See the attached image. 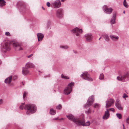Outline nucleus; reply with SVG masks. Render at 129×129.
Masks as SVG:
<instances>
[{"mask_svg": "<svg viewBox=\"0 0 129 129\" xmlns=\"http://www.w3.org/2000/svg\"><path fill=\"white\" fill-rule=\"evenodd\" d=\"M61 108V105L59 104L56 107V108L58 109H60Z\"/></svg>", "mask_w": 129, "mask_h": 129, "instance_id": "36", "label": "nucleus"}, {"mask_svg": "<svg viewBox=\"0 0 129 129\" xmlns=\"http://www.w3.org/2000/svg\"><path fill=\"white\" fill-rule=\"evenodd\" d=\"M50 113L51 115H53L56 114V111L53 109H51L50 110Z\"/></svg>", "mask_w": 129, "mask_h": 129, "instance_id": "28", "label": "nucleus"}, {"mask_svg": "<svg viewBox=\"0 0 129 129\" xmlns=\"http://www.w3.org/2000/svg\"><path fill=\"white\" fill-rule=\"evenodd\" d=\"M67 117L69 120L72 121L76 125L81 124L82 122L79 120V119L77 118H74V116L71 114H70L66 116Z\"/></svg>", "mask_w": 129, "mask_h": 129, "instance_id": "3", "label": "nucleus"}, {"mask_svg": "<svg viewBox=\"0 0 129 129\" xmlns=\"http://www.w3.org/2000/svg\"><path fill=\"white\" fill-rule=\"evenodd\" d=\"M128 97V96L126 94L124 93L123 94V98H127V97Z\"/></svg>", "mask_w": 129, "mask_h": 129, "instance_id": "37", "label": "nucleus"}, {"mask_svg": "<svg viewBox=\"0 0 129 129\" xmlns=\"http://www.w3.org/2000/svg\"><path fill=\"white\" fill-rule=\"evenodd\" d=\"M10 49V44L9 43L6 42L2 45L1 50L4 53H6L7 51H9Z\"/></svg>", "mask_w": 129, "mask_h": 129, "instance_id": "5", "label": "nucleus"}, {"mask_svg": "<svg viewBox=\"0 0 129 129\" xmlns=\"http://www.w3.org/2000/svg\"><path fill=\"white\" fill-rule=\"evenodd\" d=\"M61 77L63 79H69V77L64 76L63 75V74H61Z\"/></svg>", "mask_w": 129, "mask_h": 129, "instance_id": "30", "label": "nucleus"}, {"mask_svg": "<svg viewBox=\"0 0 129 129\" xmlns=\"http://www.w3.org/2000/svg\"><path fill=\"white\" fill-rule=\"evenodd\" d=\"M122 125H123V129H126L125 128V127H124V124H122Z\"/></svg>", "mask_w": 129, "mask_h": 129, "instance_id": "47", "label": "nucleus"}, {"mask_svg": "<svg viewBox=\"0 0 129 129\" xmlns=\"http://www.w3.org/2000/svg\"><path fill=\"white\" fill-rule=\"evenodd\" d=\"M24 103H22L19 107V109L23 110L24 109L27 110L26 114L29 115L31 114L35 113L37 110L36 106L34 104H26L24 107Z\"/></svg>", "mask_w": 129, "mask_h": 129, "instance_id": "1", "label": "nucleus"}, {"mask_svg": "<svg viewBox=\"0 0 129 129\" xmlns=\"http://www.w3.org/2000/svg\"><path fill=\"white\" fill-rule=\"evenodd\" d=\"M12 45L15 49L17 51H20L23 50V48L21 47L20 45L18 43H14Z\"/></svg>", "mask_w": 129, "mask_h": 129, "instance_id": "13", "label": "nucleus"}, {"mask_svg": "<svg viewBox=\"0 0 129 129\" xmlns=\"http://www.w3.org/2000/svg\"><path fill=\"white\" fill-rule=\"evenodd\" d=\"M123 4L124 6L126 8H127L128 6L127 5V3L126 0H124Z\"/></svg>", "mask_w": 129, "mask_h": 129, "instance_id": "32", "label": "nucleus"}, {"mask_svg": "<svg viewBox=\"0 0 129 129\" xmlns=\"http://www.w3.org/2000/svg\"><path fill=\"white\" fill-rule=\"evenodd\" d=\"M27 94V92L26 91H24L23 95V98L24 99V98L26 97Z\"/></svg>", "mask_w": 129, "mask_h": 129, "instance_id": "33", "label": "nucleus"}, {"mask_svg": "<svg viewBox=\"0 0 129 129\" xmlns=\"http://www.w3.org/2000/svg\"><path fill=\"white\" fill-rule=\"evenodd\" d=\"M63 118H61L59 119V120H63Z\"/></svg>", "mask_w": 129, "mask_h": 129, "instance_id": "49", "label": "nucleus"}, {"mask_svg": "<svg viewBox=\"0 0 129 129\" xmlns=\"http://www.w3.org/2000/svg\"><path fill=\"white\" fill-rule=\"evenodd\" d=\"M104 78V75L103 74H100L99 78L100 80H103Z\"/></svg>", "mask_w": 129, "mask_h": 129, "instance_id": "31", "label": "nucleus"}, {"mask_svg": "<svg viewBox=\"0 0 129 129\" xmlns=\"http://www.w3.org/2000/svg\"><path fill=\"white\" fill-rule=\"evenodd\" d=\"M123 13L124 14L125 13V11H124L123 12Z\"/></svg>", "mask_w": 129, "mask_h": 129, "instance_id": "53", "label": "nucleus"}, {"mask_svg": "<svg viewBox=\"0 0 129 129\" xmlns=\"http://www.w3.org/2000/svg\"><path fill=\"white\" fill-rule=\"evenodd\" d=\"M100 106V105L97 103H95L93 105V107L95 108H98Z\"/></svg>", "mask_w": 129, "mask_h": 129, "instance_id": "29", "label": "nucleus"}, {"mask_svg": "<svg viewBox=\"0 0 129 129\" xmlns=\"http://www.w3.org/2000/svg\"><path fill=\"white\" fill-rule=\"evenodd\" d=\"M33 55V54H31L29 55L28 56H32Z\"/></svg>", "mask_w": 129, "mask_h": 129, "instance_id": "46", "label": "nucleus"}, {"mask_svg": "<svg viewBox=\"0 0 129 129\" xmlns=\"http://www.w3.org/2000/svg\"><path fill=\"white\" fill-rule=\"evenodd\" d=\"M42 8L43 10H45V8H44L43 7H42Z\"/></svg>", "mask_w": 129, "mask_h": 129, "instance_id": "48", "label": "nucleus"}, {"mask_svg": "<svg viewBox=\"0 0 129 129\" xmlns=\"http://www.w3.org/2000/svg\"><path fill=\"white\" fill-rule=\"evenodd\" d=\"M74 83L71 82L68 84V86L66 87L64 90V93L66 95L70 94L72 91V88L74 85Z\"/></svg>", "mask_w": 129, "mask_h": 129, "instance_id": "4", "label": "nucleus"}, {"mask_svg": "<svg viewBox=\"0 0 129 129\" xmlns=\"http://www.w3.org/2000/svg\"><path fill=\"white\" fill-rule=\"evenodd\" d=\"M6 2L4 0H0V7L2 8L6 5Z\"/></svg>", "mask_w": 129, "mask_h": 129, "instance_id": "25", "label": "nucleus"}, {"mask_svg": "<svg viewBox=\"0 0 129 129\" xmlns=\"http://www.w3.org/2000/svg\"><path fill=\"white\" fill-rule=\"evenodd\" d=\"M2 63V61L0 60V64Z\"/></svg>", "mask_w": 129, "mask_h": 129, "instance_id": "51", "label": "nucleus"}, {"mask_svg": "<svg viewBox=\"0 0 129 129\" xmlns=\"http://www.w3.org/2000/svg\"><path fill=\"white\" fill-rule=\"evenodd\" d=\"M59 119H58V118H54L53 119V120H58Z\"/></svg>", "mask_w": 129, "mask_h": 129, "instance_id": "44", "label": "nucleus"}, {"mask_svg": "<svg viewBox=\"0 0 129 129\" xmlns=\"http://www.w3.org/2000/svg\"><path fill=\"white\" fill-rule=\"evenodd\" d=\"M50 4L49 2H48L47 3V6L48 7H49L50 6Z\"/></svg>", "mask_w": 129, "mask_h": 129, "instance_id": "41", "label": "nucleus"}, {"mask_svg": "<svg viewBox=\"0 0 129 129\" xmlns=\"http://www.w3.org/2000/svg\"><path fill=\"white\" fill-rule=\"evenodd\" d=\"M56 15L57 17L59 18H62L63 15V10L61 9H58L56 12Z\"/></svg>", "mask_w": 129, "mask_h": 129, "instance_id": "10", "label": "nucleus"}, {"mask_svg": "<svg viewBox=\"0 0 129 129\" xmlns=\"http://www.w3.org/2000/svg\"><path fill=\"white\" fill-rule=\"evenodd\" d=\"M116 116L119 119H121L122 118V116L121 114L117 113L116 114Z\"/></svg>", "mask_w": 129, "mask_h": 129, "instance_id": "34", "label": "nucleus"}, {"mask_svg": "<svg viewBox=\"0 0 129 129\" xmlns=\"http://www.w3.org/2000/svg\"><path fill=\"white\" fill-rule=\"evenodd\" d=\"M126 121L127 123L129 124V116L126 119Z\"/></svg>", "mask_w": 129, "mask_h": 129, "instance_id": "38", "label": "nucleus"}, {"mask_svg": "<svg viewBox=\"0 0 129 129\" xmlns=\"http://www.w3.org/2000/svg\"><path fill=\"white\" fill-rule=\"evenodd\" d=\"M3 103V100L1 99H0V105L1 104Z\"/></svg>", "mask_w": 129, "mask_h": 129, "instance_id": "42", "label": "nucleus"}, {"mask_svg": "<svg viewBox=\"0 0 129 129\" xmlns=\"http://www.w3.org/2000/svg\"><path fill=\"white\" fill-rule=\"evenodd\" d=\"M82 31L81 29H79L77 27H76L72 29L71 32L76 35L77 36H79L80 35V34L82 33Z\"/></svg>", "mask_w": 129, "mask_h": 129, "instance_id": "9", "label": "nucleus"}, {"mask_svg": "<svg viewBox=\"0 0 129 129\" xmlns=\"http://www.w3.org/2000/svg\"><path fill=\"white\" fill-rule=\"evenodd\" d=\"M12 76H10L7 78L5 80V82L6 84H10L12 81Z\"/></svg>", "mask_w": 129, "mask_h": 129, "instance_id": "18", "label": "nucleus"}, {"mask_svg": "<svg viewBox=\"0 0 129 129\" xmlns=\"http://www.w3.org/2000/svg\"><path fill=\"white\" fill-rule=\"evenodd\" d=\"M29 73V71L26 67L22 68V74L24 76H26Z\"/></svg>", "mask_w": 129, "mask_h": 129, "instance_id": "17", "label": "nucleus"}, {"mask_svg": "<svg viewBox=\"0 0 129 129\" xmlns=\"http://www.w3.org/2000/svg\"><path fill=\"white\" fill-rule=\"evenodd\" d=\"M101 37H100L99 39V40H100V39L101 38Z\"/></svg>", "mask_w": 129, "mask_h": 129, "instance_id": "52", "label": "nucleus"}, {"mask_svg": "<svg viewBox=\"0 0 129 129\" xmlns=\"http://www.w3.org/2000/svg\"><path fill=\"white\" fill-rule=\"evenodd\" d=\"M85 112L86 113L89 114L91 113V111L89 109L87 111H85Z\"/></svg>", "mask_w": 129, "mask_h": 129, "instance_id": "35", "label": "nucleus"}, {"mask_svg": "<svg viewBox=\"0 0 129 129\" xmlns=\"http://www.w3.org/2000/svg\"><path fill=\"white\" fill-rule=\"evenodd\" d=\"M115 105L116 108L119 110H123V108L120 103H117L115 104Z\"/></svg>", "mask_w": 129, "mask_h": 129, "instance_id": "24", "label": "nucleus"}, {"mask_svg": "<svg viewBox=\"0 0 129 129\" xmlns=\"http://www.w3.org/2000/svg\"><path fill=\"white\" fill-rule=\"evenodd\" d=\"M83 79L89 81H92L93 79L90 76L89 74L86 72H84L81 76Z\"/></svg>", "mask_w": 129, "mask_h": 129, "instance_id": "8", "label": "nucleus"}, {"mask_svg": "<svg viewBox=\"0 0 129 129\" xmlns=\"http://www.w3.org/2000/svg\"><path fill=\"white\" fill-rule=\"evenodd\" d=\"M47 28H50V26L49 24H48L47 25Z\"/></svg>", "mask_w": 129, "mask_h": 129, "instance_id": "43", "label": "nucleus"}, {"mask_svg": "<svg viewBox=\"0 0 129 129\" xmlns=\"http://www.w3.org/2000/svg\"><path fill=\"white\" fill-rule=\"evenodd\" d=\"M116 17V15L115 13L113 14L112 19L110 20L111 23L112 24L115 23V20Z\"/></svg>", "mask_w": 129, "mask_h": 129, "instance_id": "22", "label": "nucleus"}, {"mask_svg": "<svg viewBox=\"0 0 129 129\" xmlns=\"http://www.w3.org/2000/svg\"><path fill=\"white\" fill-rule=\"evenodd\" d=\"M17 6H18L20 12H24L26 10V7L25 4L22 2H19L17 4Z\"/></svg>", "mask_w": 129, "mask_h": 129, "instance_id": "6", "label": "nucleus"}, {"mask_svg": "<svg viewBox=\"0 0 129 129\" xmlns=\"http://www.w3.org/2000/svg\"><path fill=\"white\" fill-rule=\"evenodd\" d=\"M10 34L9 32H6L5 33V35L7 36H10Z\"/></svg>", "mask_w": 129, "mask_h": 129, "instance_id": "39", "label": "nucleus"}, {"mask_svg": "<svg viewBox=\"0 0 129 129\" xmlns=\"http://www.w3.org/2000/svg\"><path fill=\"white\" fill-rule=\"evenodd\" d=\"M110 37L112 40L113 41H117L119 39L118 36L114 35H111L110 36Z\"/></svg>", "mask_w": 129, "mask_h": 129, "instance_id": "23", "label": "nucleus"}, {"mask_svg": "<svg viewBox=\"0 0 129 129\" xmlns=\"http://www.w3.org/2000/svg\"><path fill=\"white\" fill-rule=\"evenodd\" d=\"M26 67L29 68H35V66L33 63L30 62H27L25 65Z\"/></svg>", "mask_w": 129, "mask_h": 129, "instance_id": "20", "label": "nucleus"}, {"mask_svg": "<svg viewBox=\"0 0 129 129\" xmlns=\"http://www.w3.org/2000/svg\"><path fill=\"white\" fill-rule=\"evenodd\" d=\"M114 100L113 99H111L108 100L106 102V108H108L110 107L114 104Z\"/></svg>", "mask_w": 129, "mask_h": 129, "instance_id": "11", "label": "nucleus"}, {"mask_svg": "<svg viewBox=\"0 0 129 129\" xmlns=\"http://www.w3.org/2000/svg\"><path fill=\"white\" fill-rule=\"evenodd\" d=\"M38 37V41H41L44 37V35L41 33H38L37 34Z\"/></svg>", "mask_w": 129, "mask_h": 129, "instance_id": "21", "label": "nucleus"}, {"mask_svg": "<svg viewBox=\"0 0 129 129\" xmlns=\"http://www.w3.org/2000/svg\"><path fill=\"white\" fill-rule=\"evenodd\" d=\"M106 41L108 42L109 40V38L108 36L106 34H105L103 36Z\"/></svg>", "mask_w": 129, "mask_h": 129, "instance_id": "26", "label": "nucleus"}, {"mask_svg": "<svg viewBox=\"0 0 129 129\" xmlns=\"http://www.w3.org/2000/svg\"><path fill=\"white\" fill-rule=\"evenodd\" d=\"M94 100V96L93 95H92L89 97L88 99L87 103L84 105V107L86 108L90 106L93 103Z\"/></svg>", "mask_w": 129, "mask_h": 129, "instance_id": "7", "label": "nucleus"}, {"mask_svg": "<svg viewBox=\"0 0 129 129\" xmlns=\"http://www.w3.org/2000/svg\"><path fill=\"white\" fill-rule=\"evenodd\" d=\"M109 110H110L111 111L113 112H114V109L113 108H110L109 109Z\"/></svg>", "mask_w": 129, "mask_h": 129, "instance_id": "40", "label": "nucleus"}, {"mask_svg": "<svg viewBox=\"0 0 129 129\" xmlns=\"http://www.w3.org/2000/svg\"><path fill=\"white\" fill-rule=\"evenodd\" d=\"M117 79L118 80L123 82L128 80L129 79V73L127 72L123 75H119L117 77Z\"/></svg>", "mask_w": 129, "mask_h": 129, "instance_id": "2", "label": "nucleus"}, {"mask_svg": "<svg viewBox=\"0 0 129 129\" xmlns=\"http://www.w3.org/2000/svg\"><path fill=\"white\" fill-rule=\"evenodd\" d=\"M109 111L108 109H107L106 111L105 112L104 115L103 116V118L104 119H107L109 117Z\"/></svg>", "mask_w": 129, "mask_h": 129, "instance_id": "19", "label": "nucleus"}, {"mask_svg": "<svg viewBox=\"0 0 129 129\" xmlns=\"http://www.w3.org/2000/svg\"><path fill=\"white\" fill-rule=\"evenodd\" d=\"M60 48L64 49H66L69 48V47L68 46L66 45H60L59 46Z\"/></svg>", "mask_w": 129, "mask_h": 129, "instance_id": "27", "label": "nucleus"}, {"mask_svg": "<svg viewBox=\"0 0 129 129\" xmlns=\"http://www.w3.org/2000/svg\"><path fill=\"white\" fill-rule=\"evenodd\" d=\"M53 6L55 8H59L61 6V3L60 1L56 0L53 4Z\"/></svg>", "mask_w": 129, "mask_h": 129, "instance_id": "15", "label": "nucleus"}, {"mask_svg": "<svg viewBox=\"0 0 129 129\" xmlns=\"http://www.w3.org/2000/svg\"><path fill=\"white\" fill-rule=\"evenodd\" d=\"M103 9L104 12L107 14H111L113 11V9L112 8H108L106 6H103Z\"/></svg>", "mask_w": 129, "mask_h": 129, "instance_id": "12", "label": "nucleus"}, {"mask_svg": "<svg viewBox=\"0 0 129 129\" xmlns=\"http://www.w3.org/2000/svg\"><path fill=\"white\" fill-rule=\"evenodd\" d=\"M79 120L82 122L81 124L80 125H82L83 126H88L90 125V122L89 121H87L85 123H84V121L83 119H79Z\"/></svg>", "mask_w": 129, "mask_h": 129, "instance_id": "16", "label": "nucleus"}, {"mask_svg": "<svg viewBox=\"0 0 129 129\" xmlns=\"http://www.w3.org/2000/svg\"><path fill=\"white\" fill-rule=\"evenodd\" d=\"M84 37L86 38V41L88 42H90L91 41L93 37L92 34L90 33H88L85 34L84 36Z\"/></svg>", "mask_w": 129, "mask_h": 129, "instance_id": "14", "label": "nucleus"}, {"mask_svg": "<svg viewBox=\"0 0 129 129\" xmlns=\"http://www.w3.org/2000/svg\"><path fill=\"white\" fill-rule=\"evenodd\" d=\"M73 52H74L76 54V53H77V52L76 51H75V50H73Z\"/></svg>", "mask_w": 129, "mask_h": 129, "instance_id": "45", "label": "nucleus"}, {"mask_svg": "<svg viewBox=\"0 0 129 129\" xmlns=\"http://www.w3.org/2000/svg\"><path fill=\"white\" fill-rule=\"evenodd\" d=\"M62 2H64L65 0H61Z\"/></svg>", "mask_w": 129, "mask_h": 129, "instance_id": "50", "label": "nucleus"}]
</instances>
